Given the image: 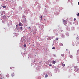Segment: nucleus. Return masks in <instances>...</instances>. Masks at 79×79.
<instances>
[{
	"mask_svg": "<svg viewBox=\"0 0 79 79\" xmlns=\"http://www.w3.org/2000/svg\"><path fill=\"white\" fill-rule=\"evenodd\" d=\"M6 76L7 77H10V75H9V74H7Z\"/></svg>",
	"mask_w": 79,
	"mask_h": 79,
	"instance_id": "7",
	"label": "nucleus"
},
{
	"mask_svg": "<svg viewBox=\"0 0 79 79\" xmlns=\"http://www.w3.org/2000/svg\"><path fill=\"white\" fill-rule=\"evenodd\" d=\"M48 76V75L46 74L45 76V77L47 78V77Z\"/></svg>",
	"mask_w": 79,
	"mask_h": 79,
	"instance_id": "13",
	"label": "nucleus"
},
{
	"mask_svg": "<svg viewBox=\"0 0 79 79\" xmlns=\"http://www.w3.org/2000/svg\"><path fill=\"white\" fill-rule=\"evenodd\" d=\"M0 79H3V78H2L0 77Z\"/></svg>",
	"mask_w": 79,
	"mask_h": 79,
	"instance_id": "26",
	"label": "nucleus"
},
{
	"mask_svg": "<svg viewBox=\"0 0 79 79\" xmlns=\"http://www.w3.org/2000/svg\"><path fill=\"white\" fill-rule=\"evenodd\" d=\"M56 32V35H58V33L59 32L58 31V30L56 29H55L54 30H53V32Z\"/></svg>",
	"mask_w": 79,
	"mask_h": 79,
	"instance_id": "2",
	"label": "nucleus"
},
{
	"mask_svg": "<svg viewBox=\"0 0 79 79\" xmlns=\"http://www.w3.org/2000/svg\"><path fill=\"white\" fill-rule=\"evenodd\" d=\"M70 57L71 58H73V56L72 55H70Z\"/></svg>",
	"mask_w": 79,
	"mask_h": 79,
	"instance_id": "9",
	"label": "nucleus"
},
{
	"mask_svg": "<svg viewBox=\"0 0 79 79\" xmlns=\"http://www.w3.org/2000/svg\"><path fill=\"white\" fill-rule=\"evenodd\" d=\"M74 70L76 72H77L79 71V68H78L77 66H74Z\"/></svg>",
	"mask_w": 79,
	"mask_h": 79,
	"instance_id": "1",
	"label": "nucleus"
},
{
	"mask_svg": "<svg viewBox=\"0 0 79 79\" xmlns=\"http://www.w3.org/2000/svg\"><path fill=\"white\" fill-rule=\"evenodd\" d=\"M16 34H17V35H19L18 33H17Z\"/></svg>",
	"mask_w": 79,
	"mask_h": 79,
	"instance_id": "27",
	"label": "nucleus"
},
{
	"mask_svg": "<svg viewBox=\"0 0 79 79\" xmlns=\"http://www.w3.org/2000/svg\"><path fill=\"white\" fill-rule=\"evenodd\" d=\"M2 7H3V8H6V6H2Z\"/></svg>",
	"mask_w": 79,
	"mask_h": 79,
	"instance_id": "8",
	"label": "nucleus"
},
{
	"mask_svg": "<svg viewBox=\"0 0 79 79\" xmlns=\"http://www.w3.org/2000/svg\"><path fill=\"white\" fill-rule=\"evenodd\" d=\"M23 46L24 47H26V44H24Z\"/></svg>",
	"mask_w": 79,
	"mask_h": 79,
	"instance_id": "15",
	"label": "nucleus"
},
{
	"mask_svg": "<svg viewBox=\"0 0 79 79\" xmlns=\"http://www.w3.org/2000/svg\"><path fill=\"white\" fill-rule=\"evenodd\" d=\"M78 38V37H77V38Z\"/></svg>",
	"mask_w": 79,
	"mask_h": 79,
	"instance_id": "32",
	"label": "nucleus"
},
{
	"mask_svg": "<svg viewBox=\"0 0 79 79\" xmlns=\"http://www.w3.org/2000/svg\"><path fill=\"white\" fill-rule=\"evenodd\" d=\"M28 29H30V27H28Z\"/></svg>",
	"mask_w": 79,
	"mask_h": 79,
	"instance_id": "23",
	"label": "nucleus"
},
{
	"mask_svg": "<svg viewBox=\"0 0 79 79\" xmlns=\"http://www.w3.org/2000/svg\"><path fill=\"white\" fill-rule=\"evenodd\" d=\"M59 45L60 46H63V43H59Z\"/></svg>",
	"mask_w": 79,
	"mask_h": 79,
	"instance_id": "5",
	"label": "nucleus"
},
{
	"mask_svg": "<svg viewBox=\"0 0 79 79\" xmlns=\"http://www.w3.org/2000/svg\"><path fill=\"white\" fill-rule=\"evenodd\" d=\"M40 63H42V61H41V62H40Z\"/></svg>",
	"mask_w": 79,
	"mask_h": 79,
	"instance_id": "31",
	"label": "nucleus"
},
{
	"mask_svg": "<svg viewBox=\"0 0 79 79\" xmlns=\"http://www.w3.org/2000/svg\"><path fill=\"white\" fill-rule=\"evenodd\" d=\"M78 38V37H77V38Z\"/></svg>",
	"mask_w": 79,
	"mask_h": 79,
	"instance_id": "33",
	"label": "nucleus"
},
{
	"mask_svg": "<svg viewBox=\"0 0 79 79\" xmlns=\"http://www.w3.org/2000/svg\"><path fill=\"white\" fill-rule=\"evenodd\" d=\"M40 18L41 19H42V17H40Z\"/></svg>",
	"mask_w": 79,
	"mask_h": 79,
	"instance_id": "29",
	"label": "nucleus"
},
{
	"mask_svg": "<svg viewBox=\"0 0 79 79\" xmlns=\"http://www.w3.org/2000/svg\"><path fill=\"white\" fill-rule=\"evenodd\" d=\"M56 40H58V38H56L55 39Z\"/></svg>",
	"mask_w": 79,
	"mask_h": 79,
	"instance_id": "14",
	"label": "nucleus"
},
{
	"mask_svg": "<svg viewBox=\"0 0 79 79\" xmlns=\"http://www.w3.org/2000/svg\"><path fill=\"white\" fill-rule=\"evenodd\" d=\"M3 18H6V16H5V15H4V16H3Z\"/></svg>",
	"mask_w": 79,
	"mask_h": 79,
	"instance_id": "17",
	"label": "nucleus"
},
{
	"mask_svg": "<svg viewBox=\"0 0 79 79\" xmlns=\"http://www.w3.org/2000/svg\"><path fill=\"white\" fill-rule=\"evenodd\" d=\"M79 50H78V51H77V52H78V53H79Z\"/></svg>",
	"mask_w": 79,
	"mask_h": 79,
	"instance_id": "25",
	"label": "nucleus"
},
{
	"mask_svg": "<svg viewBox=\"0 0 79 79\" xmlns=\"http://www.w3.org/2000/svg\"><path fill=\"white\" fill-rule=\"evenodd\" d=\"M76 19L75 18H74V21H76Z\"/></svg>",
	"mask_w": 79,
	"mask_h": 79,
	"instance_id": "21",
	"label": "nucleus"
},
{
	"mask_svg": "<svg viewBox=\"0 0 79 79\" xmlns=\"http://www.w3.org/2000/svg\"><path fill=\"white\" fill-rule=\"evenodd\" d=\"M19 26H23V24L21 22H19Z\"/></svg>",
	"mask_w": 79,
	"mask_h": 79,
	"instance_id": "4",
	"label": "nucleus"
},
{
	"mask_svg": "<svg viewBox=\"0 0 79 79\" xmlns=\"http://www.w3.org/2000/svg\"><path fill=\"white\" fill-rule=\"evenodd\" d=\"M8 18H10V16H8L7 17Z\"/></svg>",
	"mask_w": 79,
	"mask_h": 79,
	"instance_id": "28",
	"label": "nucleus"
},
{
	"mask_svg": "<svg viewBox=\"0 0 79 79\" xmlns=\"http://www.w3.org/2000/svg\"><path fill=\"white\" fill-rule=\"evenodd\" d=\"M64 22V24L65 25V24H67V21H66V20H64L63 21Z\"/></svg>",
	"mask_w": 79,
	"mask_h": 79,
	"instance_id": "3",
	"label": "nucleus"
},
{
	"mask_svg": "<svg viewBox=\"0 0 79 79\" xmlns=\"http://www.w3.org/2000/svg\"><path fill=\"white\" fill-rule=\"evenodd\" d=\"M20 29H23V27H20Z\"/></svg>",
	"mask_w": 79,
	"mask_h": 79,
	"instance_id": "18",
	"label": "nucleus"
},
{
	"mask_svg": "<svg viewBox=\"0 0 79 79\" xmlns=\"http://www.w3.org/2000/svg\"><path fill=\"white\" fill-rule=\"evenodd\" d=\"M66 50H67V51H68V50L67 49H66Z\"/></svg>",
	"mask_w": 79,
	"mask_h": 79,
	"instance_id": "30",
	"label": "nucleus"
},
{
	"mask_svg": "<svg viewBox=\"0 0 79 79\" xmlns=\"http://www.w3.org/2000/svg\"><path fill=\"white\" fill-rule=\"evenodd\" d=\"M12 68H13V67H10V69H12Z\"/></svg>",
	"mask_w": 79,
	"mask_h": 79,
	"instance_id": "24",
	"label": "nucleus"
},
{
	"mask_svg": "<svg viewBox=\"0 0 79 79\" xmlns=\"http://www.w3.org/2000/svg\"><path fill=\"white\" fill-rule=\"evenodd\" d=\"M62 66H65V64H62Z\"/></svg>",
	"mask_w": 79,
	"mask_h": 79,
	"instance_id": "11",
	"label": "nucleus"
},
{
	"mask_svg": "<svg viewBox=\"0 0 79 79\" xmlns=\"http://www.w3.org/2000/svg\"><path fill=\"white\" fill-rule=\"evenodd\" d=\"M23 18H26V16L24 15H23Z\"/></svg>",
	"mask_w": 79,
	"mask_h": 79,
	"instance_id": "20",
	"label": "nucleus"
},
{
	"mask_svg": "<svg viewBox=\"0 0 79 79\" xmlns=\"http://www.w3.org/2000/svg\"><path fill=\"white\" fill-rule=\"evenodd\" d=\"M49 66H52V64H49Z\"/></svg>",
	"mask_w": 79,
	"mask_h": 79,
	"instance_id": "22",
	"label": "nucleus"
},
{
	"mask_svg": "<svg viewBox=\"0 0 79 79\" xmlns=\"http://www.w3.org/2000/svg\"><path fill=\"white\" fill-rule=\"evenodd\" d=\"M52 49L53 50H54V49H55V48L54 47H53L52 48Z\"/></svg>",
	"mask_w": 79,
	"mask_h": 79,
	"instance_id": "16",
	"label": "nucleus"
},
{
	"mask_svg": "<svg viewBox=\"0 0 79 79\" xmlns=\"http://www.w3.org/2000/svg\"><path fill=\"white\" fill-rule=\"evenodd\" d=\"M77 16H79V13H78L77 15Z\"/></svg>",
	"mask_w": 79,
	"mask_h": 79,
	"instance_id": "19",
	"label": "nucleus"
},
{
	"mask_svg": "<svg viewBox=\"0 0 79 79\" xmlns=\"http://www.w3.org/2000/svg\"><path fill=\"white\" fill-rule=\"evenodd\" d=\"M62 56H63V57H64V54H63L61 55Z\"/></svg>",
	"mask_w": 79,
	"mask_h": 79,
	"instance_id": "10",
	"label": "nucleus"
},
{
	"mask_svg": "<svg viewBox=\"0 0 79 79\" xmlns=\"http://www.w3.org/2000/svg\"><path fill=\"white\" fill-rule=\"evenodd\" d=\"M56 63V61H55V60H53L52 62V63L53 64H55Z\"/></svg>",
	"mask_w": 79,
	"mask_h": 79,
	"instance_id": "6",
	"label": "nucleus"
},
{
	"mask_svg": "<svg viewBox=\"0 0 79 79\" xmlns=\"http://www.w3.org/2000/svg\"><path fill=\"white\" fill-rule=\"evenodd\" d=\"M15 76V73H13V74H12V76Z\"/></svg>",
	"mask_w": 79,
	"mask_h": 79,
	"instance_id": "12",
	"label": "nucleus"
}]
</instances>
